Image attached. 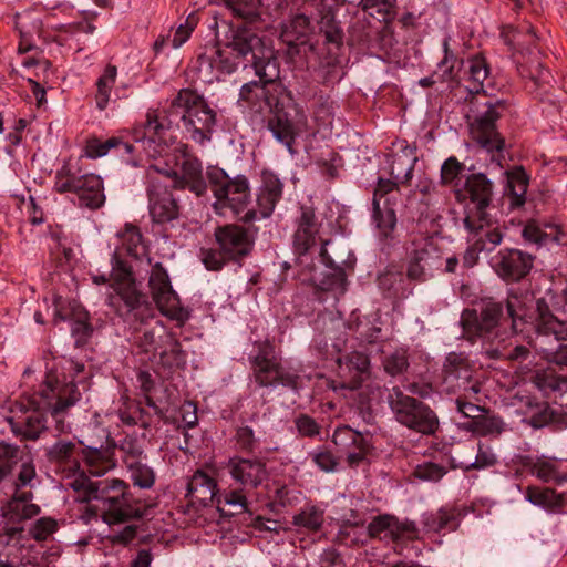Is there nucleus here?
<instances>
[{"mask_svg":"<svg viewBox=\"0 0 567 567\" xmlns=\"http://www.w3.org/2000/svg\"><path fill=\"white\" fill-rule=\"evenodd\" d=\"M446 474L444 466L439 464L426 462L420 464L414 470V475L423 481L437 482Z\"/></svg>","mask_w":567,"mask_h":567,"instance_id":"nucleus-55","label":"nucleus"},{"mask_svg":"<svg viewBox=\"0 0 567 567\" xmlns=\"http://www.w3.org/2000/svg\"><path fill=\"white\" fill-rule=\"evenodd\" d=\"M332 442L346 454L350 467L359 466L371 449L367 436L347 425L337 427L332 435Z\"/></svg>","mask_w":567,"mask_h":567,"instance_id":"nucleus-18","label":"nucleus"},{"mask_svg":"<svg viewBox=\"0 0 567 567\" xmlns=\"http://www.w3.org/2000/svg\"><path fill=\"white\" fill-rule=\"evenodd\" d=\"M197 24V19L194 16H189L185 23L181 24L174 32L173 38H171V45L174 49H178L182 47L190 37Z\"/></svg>","mask_w":567,"mask_h":567,"instance_id":"nucleus-59","label":"nucleus"},{"mask_svg":"<svg viewBox=\"0 0 567 567\" xmlns=\"http://www.w3.org/2000/svg\"><path fill=\"white\" fill-rule=\"evenodd\" d=\"M166 115L161 120L157 111L150 110L146 121L135 126L132 138L143 151L152 155L156 145L162 143V135L169 124L181 120L188 138L204 145L210 141L216 124V114L206 101L192 90H182L165 109Z\"/></svg>","mask_w":567,"mask_h":567,"instance_id":"nucleus-1","label":"nucleus"},{"mask_svg":"<svg viewBox=\"0 0 567 567\" xmlns=\"http://www.w3.org/2000/svg\"><path fill=\"white\" fill-rule=\"evenodd\" d=\"M270 82L250 81L240 89V100L262 112L268 107L272 116L268 120V128L274 137L282 143L290 154L295 153L293 143L297 136L307 128V116L289 93L280 92L275 96L266 87Z\"/></svg>","mask_w":567,"mask_h":567,"instance_id":"nucleus-2","label":"nucleus"},{"mask_svg":"<svg viewBox=\"0 0 567 567\" xmlns=\"http://www.w3.org/2000/svg\"><path fill=\"white\" fill-rule=\"evenodd\" d=\"M293 225L295 248H327L334 244L332 235L319 221L312 206L302 205Z\"/></svg>","mask_w":567,"mask_h":567,"instance_id":"nucleus-14","label":"nucleus"},{"mask_svg":"<svg viewBox=\"0 0 567 567\" xmlns=\"http://www.w3.org/2000/svg\"><path fill=\"white\" fill-rule=\"evenodd\" d=\"M528 181V176L522 167H516L507 173L506 194L511 208H519L525 204Z\"/></svg>","mask_w":567,"mask_h":567,"instance_id":"nucleus-31","label":"nucleus"},{"mask_svg":"<svg viewBox=\"0 0 567 567\" xmlns=\"http://www.w3.org/2000/svg\"><path fill=\"white\" fill-rule=\"evenodd\" d=\"M115 237L116 243H114V245L116 248H137L138 246L147 248L152 244L142 235L140 228L133 224H125V226L116 233Z\"/></svg>","mask_w":567,"mask_h":567,"instance_id":"nucleus-37","label":"nucleus"},{"mask_svg":"<svg viewBox=\"0 0 567 567\" xmlns=\"http://www.w3.org/2000/svg\"><path fill=\"white\" fill-rule=\"evenodd\" d=\"M507 315L512 319V328L515 332L523 331L518 327V320H523L525 316L524 309L519 306V300L517 297H511L507 299Z\"/></svg>","mask_w":567,"mask_h":567,"instance_id":"nucleus-63","label":"nucleus"},{"mask_svg":"<svg viewBox=\"0 0 567 567\" xmlns=\"http://www.w3.org/2000/svg\"><path fill=\"white\" fill-rule=\"evenodd\" d=\"M502 315L503 307L501 303L493 300H484L477 308L464 310L461 322L470 338L473 336L483 337L498 324Z\"/></svg>","mask_w":567,"mask_h":567,"instance_id":"nucleus-15","label":"nucleus"},{"mask_svg":"<svg viewBox=\"0 0 567 567\" xmlns=\"http://www.w3.org/2000/svg\"><path fill=\"white\" fill-rule=\"evenodd\" d=\"M284 184L276 174L262 171L261 185L257 194V209L245 212L241 220L245 223L269 217L282 196Z\"/></svg>","mask_w":567,"mask_h":567,"instance_id":"nucleus-16","label":"nucleus"},{"mask_svg":"<svg viewBox=\"0 0 567 567\" xmlns=\"http://www.w3.org/2000/svg\"><path fill=\"white\" fill-rule=\"evenodd\" d=\"M295 423L299 434L302 436L313 437L320 433V425L307 414L299 415Z\"/></svg>","mask_w":567,"mask_h":567,"instance_id":"nucleus-61","label":"nucleus"},{"mask_svg":"<svg viewBox=\"0 0 567 567\" xmlns=\"http://www.w3.org/2000/svg\"><path fill=\"white\" fill-rule=\"evenodd\" d=\"M388 404L395 420L423 435L434 434L440 425L436 413L424 402L405 394L399 386L389 390Z\"/></svg>","mask_w":567,"mask_h":567,"instance_id":"nucleus-9","label":"nucleus"},{"mask_svg":"<svg viewBox=\"0 0 567 567\" xmlns=\"http://www.w3.org/2000/svg\"><path fill=\"white\" fill-rule=\"evenodd\" d=\"M244 487L225 492L221 496V506L228 505L235 509L234 514H240L248 511V501L244 493Z\"/></svg>","mask_w":567,"mask_h":567,"instance_id":"nucleus-52","label":"nucleus"},{"mask_svg":"<svg viewBox=\"0 0 567 567\" xmlns=\"http://www.w3.org/2000/svg\"><path fill=\"white\" fill-rule=\"evenodd\" d=\"M56 529V522L52 518L42 517L31 528V534L37 540H44Z\"/></svg>","mask_w":567,"mask_h":567,"instance_id":"nucleus-60","label":"nucleus"},{"mask_svg":"<svg viewBox=\"0 0 567 567\" xmlns=\"http://www.w3.org/2000/svg\"><path fill=\"white\" fill-rule=\"evenodd\" d=\"M20 447L7 442H0V483L13 471L19 462Z\"/></svg>","mask_w":567,"mask_h":567,"instance_id":"nucleus-40","label":"nucleus"},{"mask_svg":"<svg viewBox=\"0 0 567 567\" xmlns=\"http://www.w3.org/2000/svg\"><path fill=\"white\" fill-rule=\"evenodd\" d=\"M425 525L430 530L440 533L443 530L456 529L457 516L451 509H440L434 514H430L425 517Z\"/></svg>","mask_w":567,"mask_h":567,"instance_id":"nucleus-39","label":"nucleus"},{"mask_svg":"<svg viewBox=\"0 0 567 567\" xmlns=\"http://www.w3.org/2000/svg\"><path fill=\"white\" fill-rule=\"evenodd\" d=\"M504 102L501 100L494 103L487 101L477 105L476 114L470 122V133L472 138L484 150L492 153L501 152L504 147V140L501 137L496 121L501 116L499 110H504Z\"/></svg>","mask_w":567,"mask_h":567,"instance_id":"nucleus-12","label":"nucleus"},{"mask_svg":"<svg viewBox=\"0 0 567 567\" xmlns=\"http://www.w3.org/2000/svg\"><path fill=\"white\" fill-rule=\"evenodd\" d=\"M30 491L16 489L11 499L3 506V515L11 520L30 519L40 513Z\"/></svg>","mask_w":567,"mask_h":567,"instance_id":"nucleus-26","label":"nucleus"},{"mask_svg":"<svg viewBox=\"0 0 567 567\" xmlns=\"http://www.w3.org/2000/svg\"><path fill=\"white\" fill-rule=\"evenodd\" d=\"M468 90L478 93L488 75V66L483 58L474 56L468 60Z\"/></svg>","mask_w":567,"mask_h":567,"instance_id":"nucleus-42","label":"nucleus"},{"mask_svg":"<svg viewBox=\"0 0 567 567\" xmlns=\"http://www.w3.org/2000/svg\"><path fill=\"white\" fill-rule=\"evenodd\" d=\"M523 236L526 241L538 246L567 245L566 241L561 240L564 234L555 225L540 227L535 223H529L524 227Z\"/></svg>","mask_w":567,"mask_h":567,"instance_id":"nucleus-29","label":"nucleus"},{"mask_svg":"<svg viewBox=\"0 0 567 567\" xmlns=\"http://www.w3.org/2000/svg\"><path fill=\"white\" fill-rule=\"evenodd\" d=\"M532 265V255L523 250H502L494 267L502 278L516 281L528 274Z\"/></svg>","mask_w":567,"mask_h":567,"instance_id":"nucleus-22","label":"nucleus"},{"mask_svg":"<svg viewBox=\"0 0 567 567\" xmlns=\"http://www.w3.org/2000/svg\"><path fill=\"white\" fill-rule=\"evenodd\" d=\"M54 189L75 195L79 205L90 209L100 208L105 202L103 182L92 173L75 175L70 168L62 167L55 175Z\"/></svg>","mask_w":567,"mask_h":567,"instance_id":"nucleus-10","label":"nucleus"},{"mask_svg":"<svg viewBox=\"0 0 567 567\" xmlns=\"http://www.w3.org/2000/svg\"><path fill=\"white\" fill-rule=\"evenodd\" d=\"M227 470L234 481L244 488H257L268 478L266 463L258 458L231 457Z\"/></svg>","mask_w":567,"mask_h":567,"instance_id":"nucleus-20","label":"nucleus"},{"mask_svg":"<svg viewBox=\"0 0 567 567\" xmlns=\"http://www.w3.org/2000/svg\"><path fill=\"white\" fill-rule=\"evenodd\" d=\"M161 329L162 328H158L157 331L155 329H146L143 331L142 336H140L137 339V346L142 349V351L146 353L152 352L154 355H156L161 346Z\"/></svg>","mask_w":567,"mask_h":567,"instance_id":"nucleus-54","label":"nucleus"},{"mask_svg":"<svg viewBox=\"0 0 567 567\" xmlns=\"http://www.w3.org/2000/svg\"><path fill=\"white\" fill-rule=\"evenodd\" d=\"M534 383L545 393L567 392V378L558 375L550 369L538 371L534 377Z\"/></svg>","mask_w":567,"mask_h":567,"instance_id":"nucleus-38","label":"nucleus"},{"mask_svg":"<svg viewBox=\"0 0 567 567\" xmlns=\"http://www.w3.org/2000/svg\"><path fill=\"white\" fill-rule=\"evenodd\" d=\"M162 336L159 338L161 346L156 355L159 357L161 362L168 367H181L186 363V354L182 349L179 341L164 329H161Z\"/></svg>","mask_w":567,"mask_h":567,"instance_id":"nucleus-30","label":"nucleus"},{"mask_svg":"<svg viewBox=\"0 0 567 567\" xmlns=\"http://www.w3.org/2000/svg\"><path fill=\"white\" fill-rule=\"evenodd\" d=\"M75 451V443L60 440L47 450L45 455L50 463L56 465L70 464V467H72L76 465Z\"/></svg>","mask_w":567,"mask_h":567,"instance_id":"nucleus-35","label":"nucleus"},{"mask_svg":"<svg viewBox=\"0 0 567 567\" xmlns=\"http://www.w3.org/2000/svg\"><path fill=\"white\" fill-rule=\"evenodd\" d=\"M218 486L215 478L210 477L202 470H197L187 484V494L192 503L202 506H208L216 502L217 507L221 508V496L217 495Z\"/></svg>","mask_w":567,"mask_h":567,"instance_id":"nucleus-21","label":"nucleus"},{"mask_svg":"<svg viewBox=\"0 0 567 567\" xmlns=\"http://www.w3.org/2000/svg\"><path fill=\"white\" fill-rule=\"evenodd\" d=\"M312 462L323 472L331 473L337 471L339 462L332 452L320 449L311 453Z\"/></svg>","mask_w":567,"mask_h":567,"instance_id":"nucleus-56","label":"nucleus"},{"mask_svg":"<svg viewBox=\"0 0 567 567\" xmlns=\"http://www.w3.org/2000/svg\"><path fill=\"white\" fill-rule=\"evenodd\" d=\"M373 220L379 229L380 236L385 238L391 235L396 224L394 210L388 207L383 209L379 207V213L373 209Z\"/></svg>","mask_w":567,"mask_h":567,"instance_id":"nucleus-49","label":"nucleus"},{"mask_svg":"<svg viewBox=\"0 0 567 567\" xmlns=\"http://www.w3.org/2000/svg\"><path fill=\"white\" fill-rule=\"evenodd\" d=\"M176 186L188 188L197 196L206 194L208 185L203 176V166L198 158L184 155L182 161V176H177Z\"/></svg>","mask_w":567,"mask_h":567,"instance_id":"nucleus-24","label":"nucleus"},{"mask_svg":"<svg viewBox=\"0 0 567 567\" xmlns=\"http://www.w3.org/2000/svg\"><path fill=\"white\" fill-rule=\"evenodd\" d=\"M444 48V58L443 60L437 64V69L434 72V75H436L437 80L440 81H452L456 78V71H455V64H456V58L453 55V53L449 50V42L447 40L443 43Z\"/></svg>","mask_w":567,"mask_h":567,"instance_id":"nucleus-48","label":"nucleus"},{"mask_svg":"<svg viewBox=\"0 0 567 567\" xmlns=\"http://www.w3.org/2000/svg\"><path fill=\"white\" fill-rule=\"evenodd\" d=\"M478 425V436H498L506 430L505 422L496 415H482Z\"/></svg>","mask_w":567,"mask_h":567,"instance_id":"nucleus-51","label":"nucleus"},{"mask_svg":"<svg viewBox=\"0 0 567 567\" xmlns=\"http://www.w3.org/2000/svg\"><path fill=\"white\" fill-rule=\"evenodd\" d=\"M315 252H317V260L322 265L326 270L320 275L322 278L312 277L318 288L322 291H331L334 296L343 295L347 286L346 269H352L355 262L354 255L349 250L344 256L332 257L328 250H298L296 262L298 266L317 271L318 265L313 262Z\"/></svg>","mask_w":567,"mask_h":567,"instance_id":"nucleus-8","label":"nucleus"},{"mask_svg":"<svg viewBox=\"0 0 567 567\" xmlns=\"http://www.w3.org/2000/svg\"><path fill=\"white\" fill-rule=\"evenodd\" d=\"M465 166L461 163L456 157L451 156L441 167V182L444 185L454 183L461 173L464 171Z\"/></svg>","mask_w":567,"mask_h":567,"instance_id":"nucleus-53","label":"nucleus"},{"mask_svg":"<svg viewBox=\"0 0 567 567\" xmlns=\"http://www.w3.org/2000/svg\"><path fill=\"white\" fill-rule=\"evenodd\" d=\"M312 30L313 25L308 16L305 13H295L289 20L282 23L280 37L285 43L292 47L298 41L305 43Z\"/></svg>","mask_w":567,"mask_h":567,"instance_id":"nucleus-27","label":"nucleus"},{"mask_svg":"<svg viewBox=\"0 0 567 567\" xmlns=\"http://www.w3.org/2000/svg\"><path fill=\"white\" fill-rule=\"evenodd\" d=\"M71 331L78 346L86 342L92 332V329L86 320V315L80 316L79 319L72 322Z\"/></svg>","mask_w":567,"mask_h":567,"instance_id":"nucleus-62","label":"nucleus"},{"mask_svg":"<svg viewBox=\"0 0 567 567\" xmlns=\"http://www.w3.org/2000/svg\"><path fill=\"white\" fill-rule=\"evenodd\" d=\"M551 495H553V491L549 488L542 489L538 487L529 486L526 489V498L530 503H533L535 505H539V506L548 505L550 502Z\"/></svg>","mask_w":567,"mask_h":567,"instance_id":"nucleus-64","label":"nucleus"},{"mask_svg":"<svg viewBox=\"0 0 567 567\" xmlns=\"http://www.w3.org/2000/svg\"><path fill=\"white\" fill-rule=\"evenodd\" d=\"M252 370L255 380L260 386L298 388L299 375L287 371L276 359L268 358L264 353L254 358Z\"/></svg>","mask_w":567,"mask_h":567,"instance_id":"nucleus-17","label":"nucleus"},{"mask_svg":"<svg viewBox=\"0 0 567 567\" xmlns=\"http://www.w3.org/2000/svg\"><path fill=\"white\" fill-rule=\"evenodd\" d=\"M148 210L152 220L157 225L171 223L181 214L178 200L173 193L154 182L148 187Z\"/></svg>","mask_w":567,"mask_h":567,"instance_id":"nucleus-19","label":"nucleus"},{"mask_svg":"<svg viewBox=\"0 0 567 567\" xmlns=\"http://www.w3.org/2000/svg\"><path fill=\"white\" fill-rule=\"evenodd\" d=\"M359 6L379 21L389 22L396 16V0H360Z\"/></svg>","mask_w":567,"mask_h":567,"instance_id":"nucleus-36","label":"nucleus"},{"mask_svg":"<svg viewBox=\"0 0 567 567\" xmlns=\"http://www.w3.org/2000/svg\"><path fill=\"white\" fill-rule=\"evenodd\" d=\"M84 460L87 465V471L92 476H102L110 470L114 468L115 463L110 455L109 450L89 445L84 450Z\"/></svg>","mask_w":567,"mask_h":567,"instance_id":"nucleus-32","label":"nucleus"},{"mask_svg":"<svg viewBox=\"0 0 567 567\" xmlns=\"http://www.w3.org/2000/svg\"><path fill=\"white\" fill-rule=\"evenodd\" d=\"M148 287L153 301L164 316L178 321L188 318L187 311L182 307L177 293L172 288L167 271L159 262L152 268Z\"/></svg>","mask_w":567,"mask_h":567,"instance_id":"nucleus-13","label":"nucleus"},{"mask_svg":"<svg viewBox=\"0 0 567 567\" xmlns=\"http://www.w3.org/2000/svg\"><path fill=\"white\" fill-rule=\"evenodd\" d=\"M69 485L79 493L81 502H96L94 506L101 511L103 520L109 525L142 518L147 509L154 506L133 499L128 493V485L116 477L92 481L80 474Z\"/></svg>","mask_w":567,"mask_h":567,"instance_id":"nucleus-3","label":"nucleus"},{"mask_svg":"<svg viewBox=\"0 0 567 567\" xmlns=\"http://www.w3.org/2000/svg\"><path fill=\"white\" fill-rule=\"evenodd\" d=\"M117 69L114 65H107L103 74L96 81L95 103L101 111L105 110L111 99V92L115 84Z\"/></svg>","mask_w":567,"mask_h":567,"instance_id":"nucleus-34","label":"nucleus"},{"mask_svg":"<svg viewBox=\"0 0 567 567\" xmlns=\"http://www.w3.org/2000/svg\"><path fill=\"white\" fill-rule=\"evenodd\" d=\"M382 365L384 371L391 377H396L404 373L409 368L406 350L396 349L390 354H386L383 358Z\"/></svg>","mask_w":567,"mask_h":567,"instance_id":"nucleus-44","label":"nucleus"},{"mask_svg":"<svg viewBox=\"0 0 567 567\" xmlns=\"http://www.w3.org/2000/svg\"><path fill=\"white\" fill-rule=\"evenodd\" d=\"M323 523V512L316 506H306L292 517V524L309 530H318Z\"/></svg>","mask_w":567,"mask_h":567,"instance_id":"nucleus-43","label":"nucleus"},{"mask_svg":"<svg viewBox=\"0 0 567 567\" xmlns=\"http://www.w3.org/2000/svg\"><path fill=\"white\" fill-rule=\"evenodd\" d=\"M493 188L492 181L483 173L472 174L466 178L464 192L468 202L464 223L468 229H482L491 223Z\"/></svg>","mask_w":567,"mask_h":567,"instance_id":"nucleus-11","label":"nucleus"},{"mask_svg":"<svg viewBox=\"0 0 567 567\" xmlns=\"http://www.w3.org/2000/svg\"><path fill=\"white\" fill-rule=\"evenodd\" d=\"M136 250H115L112 255L111 285L112 292L107 297V305L121 317L133 315L135 319L144 321L153 317L151 303L145 293L136 285L133 277L132 261H138Z\"/></svg>","mask_w":567,"mask_h":567,"instance_id":"nucleus-6","label":"nucleus"},{"mask_svg":"<svg viewBox=\"0 0 567 567\" xmlns=\"http://www.w3.org/2000/svg\"><path fill=\"white\" fill-rule=\"evenodd\" d=\"M81 399V392L73 382L60 384L48 380L41 389L32 395L30 408L33 409L22 424L9 419L11 430L27 440H37L47 429V420L41 411H48L55 421L59 433L70 432V423L65 421L69 409Z\"/></svg>","mask_w":567,"mask_h":567,"instance_id":"nucleus-5","label":"nucleus"},{"mask_svg":"<svg viewBox=\"0 0 567 567\" xmlns=\"http://www.w3.org/2000/svg\"><path fill=\"white\" fill-rule=\"evenodd\" d=\"M530 472L543 482L555 481L559 475L557 464L545 458L536 460L530 466Z\"/></svg>","mask_w":567,"mask_h":567,"instance_id":"nucleus-50","label":"nucleus"},{"mask_svg":"<svg viewBox=\"0 0 567 567\" xmlns=\"http://www.w3.org/2000/svg\"><path fill=\"white\" fill-rule=\"evenodd\" d=\"M443 384L447 391L455 392L456 388L467 384L472 379V368L463 353L451 352L443 364Z\"/></svg>","mask_w":567,"mask_h":567,"instance_id":"nucleus-23","label":"nucleus"},{"mask_svg":"<svg viewBox=\"0 0 567 567\" xmlns=\"http://www.w3.org/2000/svg\"><path fill=\"white\" fill-rule=\"evenodd\" d=\"M417 161L415 148L401 143L400 150L389 156L390 174L396 183L405 184L412 178Z\"/></svg>","mask_w":567,"mask_h":567,"instance_id":"nucleus-25","label":"nucleus"},{"mask_svg":"<svg viewBox=\"0 0 567 567\" xmlns=\"http://www.w3.org/2000/svg\"><path fill=\"white\" fill-rule=\"evenodd\" d=\"M225 4L240 18H250L256 14L259 0H223Z\"/></svg>","mask_w":567,"mask_h":567,"instance_id":"nucleus-57","label":"nucleus"},{"mask_svg":"<svg viewBox=\"0 0 567 567\" xmlns=\"http://www.w3.org/2000/svg\"><path fill=\"white\" fill-rule=\"evenodd\" d=\"M215 239L220 248H245L254 244L255 235L250 229L237 225H225L216 228Z\"/></svg>","mask_w":567,"mask_h":567,"instance_id":"nucleus-28","label":"nucleus"},{"mask_svg":"<svg viewBox=\"0 0 567 567\" xmlns=\"http://www.w3.org/2000/svg\"><path fill=\"white\" fill-rule=\"evenodd\" d=\"M235 441L238 449L244 452H254L258 444L252 429L247 425L237 429Z\"/></svg>","mask_w":567,"mask_h":567,"instance_id":"nucleus-58","label":"nucleus"},{"mask_svg":"<svg viewBox=\"0 0 567 567\" xmlns=\"http://www.w3.org/2000/svg\"><path fill=\"white\" fill-rule=\"evenodd\" d=\"M235 251L243 257L249 250H202V261L208 270H219Z\"/></svg>","mask_w":567,"mask_h":567,"instance_id":"nucleus-46","label":"nucleus"},{"mask_svg":"<svg viewBox=\"0 0 567 567\" xmlns=\"http://www.w3.org/2000/svg\"><path fill=\"white\" fill-rule=\"evenodd\" d=\"M226 50L217 49L210 59V64L223 73L235 72L239 59H247L250 55L255 74L264 82H275L279 79V63L275 56L274 49L266 43L255 31L237 25L229 29Z\"/></svg>","mask_w":567,"mask_h":567,"instance_id":"nucleus-4","label":"nucleus"},{"mask_svg":"<svg viewBox=\"0 0 567 567\" xmlns=\"http://www.w3.org/2000/svg\"><path fill=\"white\" fill-rule=\"evenodd\" d=\"M126 466L130 471L131 480L135 486L141 488H151L154 485L155 475L150 466L143 464L141 461H134Z\"/></svg>","mask_w":567,"mask_h":567,"instance_id":"nucleus-45","label":"nucleus"},{"mask_svg":"<svg viewBox=\"0 0 567 567\" xmlns=\"http://www.w3.org/2000/svg\"><path fill=\"white\" fill-rule=\"evenodd\" d=\"M337 363L342 367L344 363L350 370L353 369L359 373V379H353L348 385L342 384V388L355 390L361 386L364 375H369L370 372V359L369 357L359 351H353L344 357V359L338 358Z\"/></svg>","mask_w":567,"mask_h":567,"instance_id":"nucleus-33","label":"nucleus"},{"mask_svg":"<svg viewBox=\"0 0 567 567\" xmlns=\"http://www.w3.org/2000/svg\"><path fill=\"white\" fill-rule=\"evenodd\" d=\"M208 185L214 194L213 209L223 217H238L247 212L250 202L249 182L245 175L230 177L223 168L209 166Z\"/></svg>","mask_w":567,"mask_h":567,"instance_id":"nucleus-7","label":"nucleus"},{"mask_svg":"<svg viewBox=\"0 0 567 567\" xmlns=\"http://www.w3.org/2000/svg\"><path fill=\"white\" fill-rule=\"evenodd\" d=\"M539 337L554 336L557 341L567 340V322L558 320L556 317L543 316L537 324Z\"/></svg>","mask_w":567,"mask_h":567,"instance_id":"nucleus-41","label":"nucleus"},{"mask_svg":"<svg viewBox=\"0 0 567 567\" xmlns=\"http://www.w3.org/2000/svg\"><path fill=\"white\" fill-rule=\"evenodd\" d=\"M144 437L138 439L137 436L126 435L121 442L120 449L124 453L125 464H131L134 461H141L144 452Z\"/></svg>","mask_w":567,"mask_h":567,"instance_id":"nucleus-47","label":"nucleus"}]
</instances>
